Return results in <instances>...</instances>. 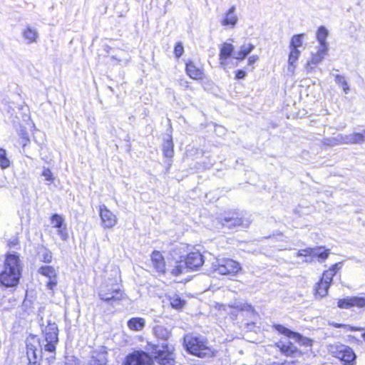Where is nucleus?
Returning <instances> with one entry per match:
<instances>
[{
    "mask_svg": "<svg viewBox=\"0 0 365 365\" xmlns=\"http://www.w3.org/2000/svg\"><path fill=\"white\" fill-rule=\"evenodd\" d=\"M44 339L41 341L37 339L33 338L39 346V349L34 345L28 344L26 345V354L29 364L36 365L37 359L41 356L43 350L49 353H55L56 346L58 342V329L55 322H47V325L43 329Z\"/></svg>",
    "mask_w": 365,
    "mask_h": 365,
    "instance_id": "obj_1",
    "label": "nucleus"
},
{
    "mask_svg": "<svg viewBox=\"0 0 365 365\" xmlns=\"http://www.w3.org/2000/svg\"><path fill=\"white\" fill-rule=\"evenodd\" d=\"M21 277L19 257L16 255L6 256L4 268L0 272V286L6 288L17 286Z\"/></svg>",
    "mask_w": 365,
    "mask_h": 365,
    "instance_id": "obj_2",
    "label": "nucleus"
},
{
    "mask_svg": "<svg viewBox=\"0 0 365 365\" xmlns=\"http://www.w3.org/2000/svg\"><path fill=\"white\" fill-rule=\"evenodd\" d=\"M145 348L146 351L152 356V359L154 358L159 364H175L173 347L171 345L163 343L160 346L159 345L148 342Z\"/></svg>",
    "mask_w": 365,
    "mask_h": 365,
    "instance_id": "obj_3",
    "label": "nucleus"
},
{
    "mask_svg": "<svg viewBox=\"0 0 365 365\" xmlns=\"http://www.w3.org/2000/svg\"><path fill=\"white\" fill-rule=\"evenodd\" d=\"M184 342L187 351L192 355L203 358L212 354L207 340L202 336L186 335Z\"/></svg>",
    "mask_w": 365,
    "mask_h": 365,
    "instance_id": "obj_4",
    "label": "nucleus"
},
{
    "mask_svg": "<svg viewBox=\"0 0 365 365\" xmlns=\"http://www.w3.org/2000/svg\"><path fill=\"white\" fill-rule=\"evenodd\" d=\"M203 263V257L200 252H191L187 255L185 260L176 262V265L172 269L171 273L174 276H178L190 270H197Z\"/></svg>",
    "mask_w": 365,
    "mask_h": 365,
    "instance_id": "obj_5",
    "label": "nucleus"
},
{
    "mask_svg": "<svg viewBox=\"0 0 365 365\" xmlns=\"http://www.w3.org/2000/svg\"><path fill=\"white\" fill-rule=\"evenodd\" d=\"M98 294L102 300L111 305L121 300L123 296L120 286L118 283H110L107 281L101 286Z\"/></svg>",
    "mask_w": 365,
    "mask_h": 365,
    "instance_id": "obj_6",
    "label": "nucleus"
},
{
    "mask_svg": "<svg viewBox=\"0 0 365 365\" xmlns=\"http://www.w3.org/2000/svg\"><path fill=\"white\" fill-rule=\"evenodd\" d=\"M331 354L339 359L344 365H354L356 356L353 349L344 344L336 343L329 346Z\"/></svg>",
    "mask_w": 365,
    "mask_h": 365,
    "instance_id": "obj_7",
    "label": "nucleus"
},
{
    "mask_svg": "<svg viewBox=\"0 0 365 365\" xmlns=\"http://www.w3.org/2000/svg\"><path fill=\"white\" fill-rule=\"evenodd\" d=\"M215 272L221 275L235 276L241 269L240 264L230 258L217 259L212 264Z\"/></svg>",
    "mask_w": 365,
    "mask_h": 365,
    "instance_id": "obj_8",
    "label": "nucleus"
},
{
    "mask_svg": "<svg viewBox=\"0 0 365 365\" xmlns=\"http://www.w3.org/2000/svg\"><path fill=\"white\" fill-rule=\"evenodd\" d=\"M152 362V356L148 352L135 351L127 356L123 365H151Z\"/></svg>",
    "mask_w": 365,
    "mask_h": 365,
    "instance_id": "obj_9",
    "label": "nucleus"
},
{
    "mask_svg": "<svg viewBox=\"0 0 365 365\" xmlns=\"http://www.w3.org/2000/svg\"><path fill=\"white\" fill-rule=\"evenodd\" d=\"M101 226L104 229L113 228L117 224V217L105 205L99 206Z\"/></svg>",
    "mask_w": 365,
    "mask_h": 365,
    "instance_id": "obj_10",
    "label": "nucleus"
},
{
    "mask_svg": "<svg viewBox=\"0 0 365 365\" xmlns=\"http://www.w3.org/2000/svg\"><path fill=\"white\" fill-rule=\"evenodd\" d=\"M337 306L340 309H351L352 307H365V297H346L338 300Z\"/></svg>",
    "mask_w": 365,
    "mask_h": 365,
    "instance_id": "obj_11",
    "label": "nucleus"
},
{
    "mask_svg": "<svg viewBox=\"0 0 365 365\" xmlns=\"http://www.w3.org/2000/svg\"><path fill=\"white\" fill-rule=\"evenodd\" d=\"M38 272L48 278L46 287L50 290H53L58 284L57 272L52 266H42L38 269Z\"/></svg>",
    "mask_w": 365,
    "mask_h": 365,
    "instance_id": "obj_12",
    "label": "nucleus"
},
{
    "mask_svg": "<svg viewBox=\"0 0 365 365\" xmlns=\"http://www.w3.org/2000/svg\"><path fill=\"white\" fill-rule=\"evenodd\" d=\"M108 351L106 346H101L91 352L88 365H107Z\"/></svg>",
    "mask_w": 365,
    "mask_h": 365,
    "instance_id": "obj_13",
    "label": "nucleus"
},
{
    "mask_svg": "<svg viewBox=\"0 0 365 365\" xmlns=\"http://www.w3.org/2000/svg\"><path fill=\"white\" fill-rule=\"evenodd\" d=\"M327 51L328 46L319 47L317 52L312 54L311 60L307 63L306 70L307 73L312 72L314 69V66L319 64L324 59Z\"/></svg>",
    "mask_w": 365,
    "mask_h": 365,
    "instance_id": "obj_14",
    "label": "nucleus"
},
{
    "mask_svg": "<svg viewBox=\"0 0 365 365\" xmlns=\"http://www.w3.org/2000/svg\"><path fill=\"white\" fill-rule=\"evenodd\" d=\"M234 46L232 43L225 42L220 46V63L222 68L226 67V60H227L232 55H234Z\"/></svg>",
    "mask_w": 365,
    "mask_h": 365,
    "instance_id": "obj_15",
    "label": "nucleus"
},
{
    "mask_svg": "<svg viewBox=\"0 0 365 365\" xmlns=\"http://www.w3.org/2000/svg\"><path fill=\"white\" fill-rule=\"evenodd\" d=\"M151 262L155 271L160 274L165 272V263L162 254L159 251H154L151 255Z\"/></svg>",
    "mask_w": 365,
    "mask_h": 365,
    "instance_id": "obj_16",
    "label": "nucleus"
},
{
    "mask_svg": "<svg viewBox=\"0 0 365 365\" xmlns=\"http://www.w3.org/2000/svg\"><path fill=\"white\" fill-rule=\"evenodd\" d=\"M235 6H232L225 13L224 19L221 20L222 26H230L231 28H234L236 26L238 21V17L235 14Z\"/></svg>",
    "mask_w": 365,
    "mask_h": 365,
    "instance_id": "obj_17",
    "label": "nucleus"
},
{
    "mask_svg": "<svg viewBox=\"0 0 365 365\" xmlns=\"http://www.w3.org/2000/svg\"><path fill=\"white\" fill-rule=\"evenodd\" d=\"M51 222L53 224V227L58 229V234L60 235L61 238L63 240H66L68 237V233L66 227H63V217L58 214H54L51 217Z\"/></svg>",
    "mask_w": 365,
    "mask_h": 365,
    "instance_id": "obj_18",
    "label": "nucleus"
},
{
    "mask_svg": "<svg viewBox=\"0 0 365 365\" xmlns=\"http://www.w3.org/2000/svg\"><path fill=\"white\" fill-rule=\"evenodd\" d=\"M186 73L192 79L198 80L203 78V71L197 68L192 61L186 63Z\"/></svg>",
    "mask_w": 365,
    "mask_h": 365,
    "instance_id": "obj_19",
    "label": "nucleus"
},
{
    "mask_svg": "<svg viewBox=\"0 0 365 365\" xmlns=\"http://www.w3.org/2000/svg\"><path fill=\"white\" fill-rule=\"evenodd\" d=\"M128 327L135 331H142L145 326V320L141 317H133L127 322Z\"/></svg>",
    "mask_w": 365,
    "mask_h": 365,
    "instance_id": "obj_20",
    "label": "nucleus"
},
{
    "mask_svg": "<svg viewBox=\"0 0 365 365\" xmlns=\"http://www.w3.org/2000/svg\"><path fill=\"white\" fill-rule=\"evenodd\" d=\"M343 144L362 143L364 135L360 133H353L349 135H342Z\"/></svg>",
    "mask_w": 365,
    "mask_h": 365,
    "instance_id": "obj_21",
    "label": "nucleus"
},
{
    "mask_svg": "<svg viewBox=\"0 0 365 365\" xmlns=\"http://www.w3.org/2000/svg\"><path fill=\"white\" fill-rule=\"evenodd\" d=\"M255 48V46L251 43L244 44L240 46V50L234 53L233 58L237 60H243Z\"/></svg>",
    "mask_w": 365,
    "mask_h": 365,
    "instance_id": "obj_22",
    "label": "nucleus"
},
{
    "mask_svg": "<svg viewBox=\"0 0 365 365\" xmlns=\"http://www.w3.org/2000/svg\"><path fill=\"white\" fill-rule=\"evenodd\" d=\"M37 259L42 262L50 263L52 260V253L48 249L41 246L38 249Z\"/></svg>",
    "mask_w": 365,
    "mask_h": 365,
    "instance_id": "obj_23",
    "label": "nucleus"
},
{
    "mask_svg": "<svg viewBox=\"0 0 365 365\" xmlns=\"http://www.w3.org/2000/svg\"><path fill=\"white\" fill-rule=\"evenodd\" d=\"M312 257H317L319 262L327 259L329 255V250L325 249L324 247H317L312 248Z\"/></svg>",
    "mask_w": 365,
    "mask_h": 365,
    "instance_id": "obj_24",
    "label": "nucleus"
},
{
    "mask_svg": "<svg viewBox=\"0 0 365 365\" xmlns=\"http://www.w3.org/2000/svg\"><path fill=\"white\" fill-rule=\"evenodd\" d=\"M23 36L27 41L28 43H31L36 41L38 34L35 29L27 26L23 32Z\"/></svg>",
    "mask_w": 365,
    "mask_h": 365,
    "instance_id": "obj_25",
    "label": "nucleus"
},
{
    "mask_svg": "<svg viewBox=\"0 0 365 365\" xmlns=\"http://www.w3.org/2000/svg\"><path fill=\"white\" fill-rule=\"evenodd\" d=\"M163 155L167 158H172L174 154L173 143L170 136L164 140L163 145Z\"/></svg>",
    "mask_w": 365,
    "mask_h": 365,
    "instance_id": "obj_26",
    "label": "nucleus"
},
{
    "mask_svg": "<svg viewBox=\"0 0 365 365\" xmlns=\"http://www.w3.org/2000/svg\"><path fill=\"white\" fill-rule=\"evenodd\" d=\"M289 49L290 52L288 58L289 70H290V68H292V71H293L296 67V63L301 54V51L299 48H289Z\"/></svg>",
    "mask_w": 365,
    "mask_h": 365,
    "instance_id": "obj_27",
    "label": "nucleus"
},
{
    "mask_svg": "<svg viewBox=\"0 0 365 365\" xmlns=\"http://www.w3.org/2000/svg\"><path fill=\"white\" fill-rule=\"evenodd\" d=\"M155 336L162 340L167 341L171 336V332L169 329L163 326L158 325L154 328Z\"/></svg>",
    "mask_w": 365,
    "mask_h": 365,
    "instance_id": "obj_28",
    "label": "nucleus"
},
{
    "mask_svg": "<svg viewBox=\"0 0 365 365\" xmlns=\"http://www.w3.org/2000/svg\"><path fill=\"white\" fill-rule=\"evenodd\" d=\"M222 224L224 227L232 228L240 226L242 224V220L238 217H225L222 220Z\"/></svg>",
    "mask_w": 365,
    "mask_h": 365,
    "instance_id": "obj_29",
    "label": "nucleus"
},
{
    "mask_svg": "<svg viewBox=\"0 0 365 365\" xmlns=\"http://www.w3.org/2000/svg\"><path fill=\"white\" fill-rule=\"evenodd\" d=\"M322 143L324 145L331 147L343 144L342 134H339L334 137L325 138L323 139Z\"/></svg>",
    "mask_w": 365,
    "mask_h": 365,
    "instance_id": "obj_30",
    "label": "nucleus"
},
{
    "mask_svg": "<svg viewBox=\"0 0 365 365\" xmlns=\"http://www.w3.org/2000/svg\"><path fill=\"white\" fill-rule=\"evenodd\" d=\"M328 36V31L324 26H320L317 33V38L320 47L327 46L326 38Z\"/></svg>",
    "mask_w": 365,
    "mask_h": 365,
    "instance_id": "obj_31",
    "label": "nucleus"
},
{
    "mask_svg": "<svg viewBox=\"0 0 365 365\" xmlns=\"http://www.w3.org/2000/svg\"><path fill=\"white\" fill-rule=\"evenodd\" d=\"M329 287L319 281L315 286V295L319 298L327 296Z\"/></svg>",
    "mask_w": 365,
    "mask_h": 365,
    "instance_id": "obj_32",
    "label": "nucleus"
},
{
    "mask_svg": "<svg viewBox=\"0 0 365 365\" xmlns=\"http://www.w3.org/2000/svg\"><path fill=\"white\" fill-rule=\"evenodd\" d=\"M304 36V34L294 35L290 40L289 48H299V47L302 46Z\"/></svg>",
    "mask_w": 365,
    "mask_h": 365,
    "instance_id": "obj_33",
    "label": "nucleus"
},
{
    "mask_svg": "<svg viewBox=\"0 0 365 365\" xmlns=\"http://www.w3.org/2000/svg\"><path fill=\"white\" fill-rule=\"evenodd\" d=\"M11 165V161L7 156V152L5 149L0 148V168L2 170L8 168Z\"/></svg>",
    "mask_w": 365,
    "mask_h": 365,
    "instance_id": "obj_34",
    "label": "nucleus"
},
{
    "mask_svg": "<svg viewBox=\"0 0 365 365\" xmlns=\"http://www.w3.org/2000/svg\"><path fill=\"white\" fill-rule=\"evenodd\" d=\"M280 350L286 356H291L297 351V348L289 341L286 344H282L280 346Z\"/></svg>",
    "mask_w": 365,
    "mask_h": 365,
    "instance_id": "obj_35",
    "label": "nucleus"
},
{
    "mask_svg": "<svg viewBox=\"0 0 365 365\" xmlns=\"http://www.w3.org/2000/svg\"><path fill=\"white\" fill-rule=\"evenodd\" d=\"M334 276V272L333 269H327L323 272L322 277L320 279L324 284H327L329 287H330L333 277Z\"/></svg>",
    "mask_w": 365,
    "mask_h": 365,
    "instance_id": "obj_36",
    "label": "nucleus"
},
{
    "mask_svg": "<svg viewBox=\"0 0 365 365\" xmlns=\"http://www.w3.org/2000/svg\"><path fill=\"white\" fill-rule=\"evenodd\" d=\"M335 81L336 83H338L343 89L344 93L347 94L349 91V85L345 79V78L343 76L341 75H336L335 76Z\"/></svg>",
    "mask_w": 365,
    "mask_h": 365,
    "instance_id": "obj_37",
    "label": "nucleus"
},
{
    "mask_svg": "<svg viewBox=\"0 0 365 365\" xmlns=\"http://www.w3.org/2000/svg\"><path fill=\"white\" fill-rule=\"evenodd\" d=\"M274 327L278 332H279L287 336H289V337H292V336H294L296 334L295 332L292 331L291 330H289V329L286 328L285 327H284L283 325H281V324H275V325H274Z\"/></svg>",
    "mask_w": 365,
    "mask_h": 365,
    "instance_id": "obj_38",
    "label": "nucleus"
},
{
    "mask_svg": "<svg viewBox=\"0 0 365 365\" xmlns=\"http://www.w3.org/2000/svg\"><path fill=\"white\" fill-rule=\"evenodd\" d=\"M331 325L335 328H344L346 331H363L365 330V327H354L350 325L344 324L332 323Z\"/></svg>",
    "mask_w": 365,
    "mask_h": 365,
    "instance_id": "obj_39",
    "label": "nucleus"
},
{
    "mask_svg": "<svg viewBox=\"0 0 365 365\" xmlns=\"http://www.w3.org/2000/svg\"><path fill=\"white\" fill-rule=\"evenodd\" d=\"M185 302L182 300L178 296H174L170 298V304L175 309H180L183 307Z\"/></svg>",
    "mask_w": 365,
    "mask_h": 365,
    "instance_id": "obj_40",
    "label": "nucleus"
},
{
    "mask_svg": "<svg viewBox=\"0 0 365 365\" xmlns=\"http://www.w3.org/2000/svg\"><path fill=\"white\" fill-rule=\"evenodd\" d=\"M41 175L43 177H44L45 180H46V181H48L49 182H53V180H54V178L53 176L52 172L50 170V169H48L47 168H43V171H42Z\"/></svg>",
    "mask_w": 365,
    "mask_h": 365,
    "instance_id": "obj_41",
    "label": "nucleus"
},
{
    "mask_svg": "<svg viewBox=\"0 0 365 365\" xmlns=\"http://www.w3.org/2000/svg\"><path fill=\"white\" fill-rule=\"evenodd\" d=\"M232 307L235 308L236 309L240 310V311L251 312L253 310L252 305L248 304L238 303V304H235L234 306H232Z\"/></svg>",
    "mask_w": 365,
    "mask_h": 365,
    "instance_id": "obj_42",
    "label": "nucleus"
},
{
    "mask_svg": "<svg viewBox=\"0 0 365 365\" xmlns=\"http://www.w3.org/2000/svg\"><path fill=\"white\" fill-rule=\"evenodd\" d=\"M312 247L299 250L297 253V257H312Z\"/></svg>",
    "mask_w": 365,
    "mask_h": 365,
    "instance_id": "obj_43",
    "label": "nucleus"
},
{
    "mask_svg": "<svg viewBox=\"0 0 365 365\" xmlns=\"http://www.w3.org/2000/svg\"><path fill=\"white\" fill-rule=\"evenodd\" d=\"M183 51H184V48H183L182 43H180V42L177 43V44L175 46V48H174V54H175V57L180 58L182 55Z\"/></svg>",
    "mask_w": 365,
    "mask_h": 365,
    "instance_id": "obj_44",
    "label": "nucleus"
},
{
    "mask_svg": "<svg viewBox=\"0 0 365 365\" xmlns=\"http://www.w3.org/2000/svg\"><path fill=\"white\" fill-rule=\"evenodd\" d=\"M297 337V339H299L300 342H302L305 346H311L312 341L308 338H303L301 335L299 334H297L294 335Z\"/></svg>",
    "mask_w": 365,
    "mask_h": 365,
    "instance_id": "obj_45",
    "label": "nucleus"
},
{
    "mask_svg": "<svg viewBox=\"0 0 365 365\" xmlns=\"http://www.w3.org/2000/svg\"><path fill=\"white\" fill-rule=\"evenodd\" d=\"M246 76V72L243 70H237L236 71L235 78L237 79H243Z\"/></svg>",
    "mask_w": 365,
    "mask_h": 365,
    "instance_id": "obj_46",
    "label": "nucleus"
},
{
    "mask_svg": "<svg viewBox=\"0 0 365 365\" xmlns=\"http://www.w3.org/2000/svg\"><path fill=\"white\" fill-rule=\"evenodd\" d=\"M342 267V262H338L334 264L331 268L329 269H333L334 272V275L336 274V272Z\"/></svg>",
    "mask_w": 365,
    "mask_h": 365,
    "instance_id": "obj_47",
    "label": "nucleus"
},
{
    "mask_svg": "<svg viewBox=\"0 0 365 365\" xmlns=\"http://www.w3.org/2000/svg\"><path fill=\"white\" fill-rule=\"evenodd\" d=\"M258 60L257 56H251L248 58L249 65L254 64Z\"/></svg>",
    "mask_w": 365,
    "mask_h": 365,
    "instance_id": "obj_48",
    "label": "nucleus"
},
{
    "mask_svg": "<svg viewBox=\"0 0 365 365\" xmlns=\"http://www.w3.org/2000/svg\"><path fill=\"white\" fill-rule=\"evenodd\" d=\"M65 365H77V364H76L75 360L72 359V360H68V361H66Z\"/></svg>",
    "mask_w": 365,
    "mask_h": 365,
    "instance_id": "obj_49",
    "label": "nucleus"
},
{
    "mask_svg": "<svg viewBox=\"0 0 365 365\" xmlns=\"http://www.w3.org/2000/svg\"><path fill=\"white\" fill-rule=\"evenodd\" d=\"M314 257H310V258H309V259H306L304 260V262H309V263L312 262H313V259H314Z\"/></svg>",
    "mask_w": 365,
    "mask_h": 365,
    "instance_id": "obj_50",
    "label": "nucleus"
},
{
    "mask_svg": "<svg viewBox=\"0 0 365 365\" xmlns=\"http://www.w3.org/2000/svg\"><path fill=\"white\" fill-rule=\"evenodd\" d=\"M364 135V138H365V130L364 131V133H362Z\"/></svg>",
    "mask_w": 365,
    "mask_h": 365,
    "instance_id": "obj_51",
    "label": "nucleus"
}]
</instances>
